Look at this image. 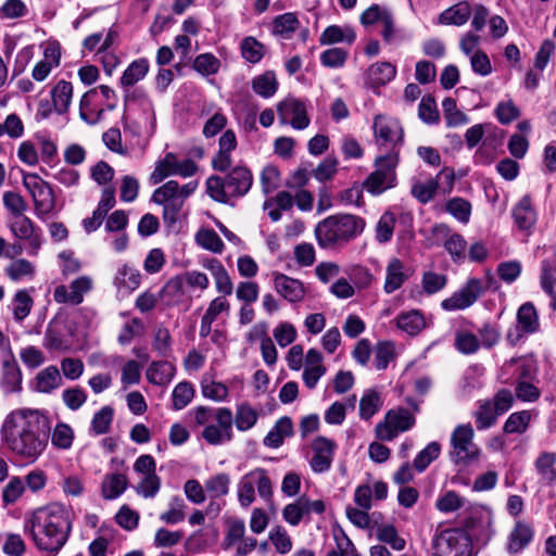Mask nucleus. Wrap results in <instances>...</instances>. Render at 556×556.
Masks as SVG:
<instances>
[{
	"instance_id": "ddd939ff",
	"label": "nucleus",
	"mask_w": 556,
	"mask_h": 556,
	"mask_svg": "<svg viewBox=\"0 0 556 556\" xmlns=\"http://www.w3.org/2000/svg\"><path fill=\"white\" fill-rule=\"evenodd\" d=\"M488 287L478 278H469L465 286L441 302L444 311H463L470 307L485 292Z\"/></svg>"
},
{
	"instance_id": "58836bf2",
	"label": "nucleus",
	"mask_w": 556,
	"mask_h": 556,
	"mask_svg": "<svg viewBox=\"0 0 556 556\" xmlns=\"http://www.w3.org/2000/svg\"><path fill=\"white\" fill-rule=\"evenodd\" d=\"M141 275L138 269L124 265L122 266L114 278V285L118 290H124L125 292H131L136 290L140 286Z\"/></svg>"
},
{
	"instance_id": "1a4fd4ad",
	"label": "nucleus",
	"mask_w": 556,
	"mask_h": 556,
	"mask_svg": "<svg viewBox=\"0 0 556 556\" xmlns=\"http://www.w3.org/2000/svg\"><path fill=\"white\" fill-rule=\"evenodd\" d=\"M431 556H471L469 536L459 529H445L434 534Z\"/></svg>"
},
{
	"instance_id": "6e6552de",
	"label": "nucleus",
	"mask_w": 556,
	"mask_h": 556,
	"mask_svg": "<svg viewBox=\"0 0 556 556\" xmlns=\"http://www.w3.org/2000/svg\"><path fill=\"white\" fill-rule=\"evenodd\" d=\"M475 431L470 424H462L455 427L451 434L450 457L455 465H467L480 455V448L473 442Z\"/></svg>"
},
{
	"instance_id": "a18cd8bd",
	"label": "nucleus",
	"mask_w": 556,
	"mask_h": 556,
	"mask_svg": "<svg viewBox=\"0 0 556 556\" xmlns=\"http://www.w3.org/2000/svg\"><path fill=\"white\" fill-rule=\"evenodd\" d=\"M258 419L257 412L248 403L238 405L236 415H232V424L235 422L239 431H248L256 424Z\"/></svg>"
},
{
	"instance_id": "412c9836",
	"label": "nucleus",
	"mask_w": 556,
	"mask_h": 556,
	"mask_svg": "<svg viewBox=\"0 0 556 556\" xmlns=\"http://www.w3.org/2000/svg\"><path fill=\"white\" fill-rule=\"evenodd\" d=\"M413 269L397 257L389 260L386 266V278L383 291L391 294L402 288V286L412 277Z\"/></svg>"
},
{
	"instance_id": "37998d69",
	"label": "nucleus",
	"mask_w": 556,
	"mask_h": 556,
	"mask_svg": "<svg viewBox=\"0 0 556 556\" xmlns=\"http://www.w3.org/2000/svg\"><path fill=\"white\" fill-rule=\"evenodd\" d=\"M149 71V63L144 59L131 62L121 77L123 87H130L143 79Z\"/></svg>"
},
{
	"instance_id": "2f4dec72",
	"label": "nucleus",
	"mask_w": 556,
	"mask_h": 556,
	"mask_svg": "<svg viewBox=\"0 0 556 556\" xmlns=\"http://www.w3.org/2000/svg\"><path fill=\"white\" fill-rule=\"evenodd\" d=\"M356 34L350 26H328L319 37V43L323 46L346 42L352 45L355 41Z\"/></svg>"
},
{
	"instance_id": "6e6d98bb",
	"label": "nucleus",
	"mask_w": 556,
	"mask_h": 556,
	"mask_svg": "<svg viewBox=\"0 0 556 556\" xmlns=\"http://www.w3.org/2000/svg\"><path fill=\"white\" fill-rule=\"evenodd\" d=\"M243 59L250 63H258L265 54V47L254 37H245L240 45Z\"/></svg>"
},
{
	"instance_id": "5701e85b",
	"label": "nucleus",
	"mask_w": 556,
	"mask_h": 556,
	"mask_svg": "<svg viewBox=\"0 0 556 556\" xmlns=\"http://www.w3.org/2000/svg\"><path fill=\"white\" fill-rule=\"evenodd\" d=\"M104 111V103L100 99L98 89H90L80 98L79 116L88 125H96L99 123Z\"/></svg>"
},
{
	"instance_id": "f257e3e1",
	"label": "nucleus",
	"mask_w": 556,
	"mask_h": 556,
	"mask_svg": "<svg viewBox=\"0 0 556 556\" xmlns=\"http://www.w3.org/2000/svg\"><path fill=\"white\" fill-rule=\"evenodd\" d=\"M50 430L49 419L40 410L20 408L5 417L0 433L15 457L34 464L48 446Z\"/></svg>"
},
{
	"instance_id": "5fc2aeb1",
	"label": "nucleus",
	"mask_w": 556,
	"mask_h": 556,
	"mask_svg": "<svg viewBox=\"0 0 556 556\" xmlns=\"http://www.w3.org/2000/svg\"><path fill=\"white\" fill-rule=\"evenodd\" d=\"M204 485L212 498L222 497L229 492L230 477L228 473H217L210 477Z\"/></svg>"
},
{
	"instance_id": "9b49d317",
	"label": "nucleus",
	"mask_w": 556,
	"mask_h": 556,
	"mask_svg": "<svg viewBox=\"0 0 556 556\" xmlns=\"http://www.w3.org/2000/svg\"><path fill=\"white\" fill-rule=\"evenodd\" d=\"M23 185L33 198L37 217L43 218L53 211L54 193L48 182L36 174H25Z\"/></svg>"
},
{
	"instance_id": "4468645a",
	"label": "nucleus",
	"mask_w": 556,
	"mask_h": 556,
	"mask_svg": "<svg viewBox=\"0 0 556 556\" xmlns=\"http://www.w3.org/2000/svg\"><path fill=\"white\" fill-rule=\"evenodd\" d=\"M9 227L14 238L27 244L28 254L36 256L43 241L40 227L26 215L11 218Z\"/></svg>"
},
{
	"instance_id": "dca6fc26",
	"label": "nucleus",
	"mask_w": 556,
	"mask_h": 556,
	"mask_svg": "<svg viewBox=\"0 0 556 556\" xmlns=\"http://www.w3.org/2000/svg\"><path fill=\"white\" fill-rule=\"evenodd\" d=\"M279 122L290 124L294 129L303 130L309 125L306 105L303 101L288 97L277 104Z\"/></svg>"
},
{
	"instance_id": "9d476101",
	"label": "nucleus",
	"mask_w": 556,
	"mask_h": 556,
	"mask_svg": "<svg viewBox=\"0 0 556 556\" xmlns=\"http://www.w3.org/2000/svg\"><path fill=\"white\" fill-rule=\"evenodd\" d=\"M399 164V155L392 151L376 159V169L366 178L364 188L371 194H380L392 188L396 181L395 168Z\"/></svg>"
},
{
	"instance_id": "f704fd0d",
	"label": "nucleus",
	"mask_w": 556,
	"mask_h": 556,
	"mask_svg": "<svg viewBox=\"0 0 556 556\" xmlns=\"http://www.w3.org/2000/svg\"><path fill=\"white\" fill-rule=\"evenodd\" d=\"M128 485V479L123 473H108L101 483V494L105 500L119 497Z\"/></svg>"
},
{
	"instance_id": "a19ab883",
	"label": "nucleus",
	"mask_w": 556,
	"mask_h": 556,
	"mask_svg": "<svg viewBox=\"0 0 556 556\" xmlns=\"http://www.w3.org/2000/svg\"><path fill=\"white\" fill-rule=\"evenodd\" d=\"M445 211L460 224H468L471 216V203L460 197H454L446 201Z\"/></svg>"
},
{
	"instance_id": "c03bdc74",
	"label": "nucleus",
	"mask_w": 556,
	"mask_h": 556,
	"mask_svg": "<svg viewBox=\"0 0 556 556\" xmlns=\"http://www.w3.org/2000/svg\"><path fill=\"white\" fill-rule=\"evenodd\" d=\"M278 88V81L274 72H265L262 75L256 76L252 80V89L253 91L263 97L270 98L273 97Z\"/></svg>"
},
{
	"instance_id": "423d86ee",
	"label": "nucleus",
	"mask_w": 556,
	"mask_h": 556,
	"mask_svg": "<svg viewBox=\"0 0 556 556\" xmlns=\"http://www.w3.org/2000/svg\"><path fill=\"white\" fill-rule=\"evenodd\" d=\"M253 177L243 166H237L225 177L211 176L206 180L207 194L217 202L228 203L231 199L244 195L251 188Z\"/></svg>"
},
{
	"instance_id": "a878e982",
	"label": "nucleus",
	"mask_w": 556,
	"mask_h": 556,
	"mask_svg": "<svg viewBox=\"0 0 556 556\" xmlns=\"http://www.w3.org/2000/svg\"><path fill=\"white\" fill-rule=\"evenodd\" d=\"M219 150L212 160L214 169L225 172L231 165V152L237 148V138L233 130H226L219 138Z\"/></svg>"
},
{
	"instance_id": "f3484780",
	"label": "nucleus",
	"mask_w": 556,
	"mask_h": 556,
	"mask_svg": "<svg viewBox=\"0 0 556 556\" xmlns=\"http://www.w3.org/2000/svg\"><path fill=\"white\" fill-rule=\"evenodd\" d=\"M374 135L379 146L394 149L403 141V128L400 122L389 115L379 114L374 118Z\"/></svg>"
},
{
	"instance_id": "72a5a7b5",
	"label": "nucleus",
	"mask_w": 556,
	"mask_h": 556,
	"mask_svg": "<svg viewBox=\"0 0 556 556\" xmlns=\"http://www.w3.org/2000/svg\"><path fill=\"white\" fill-rule=\"evenodd\" d=\"M175 366L167 361L153 362L147 369L149 382L156 386L168 384L175 376Z\"/></svg>"
},
{
	"instance_id": "b1692460",
	"label": "nucleus",
	"mask_w": 556,
	"mask_h": 556,
	"mask_svg": "<svg viewBox=\"0 0 556 556\" xmlns=\"http://www.w3.org/2000/svg\"><path fill=\"white\" fill-rule=\"evenodd\" d=\"M63 383L60 369L50 365L37 372L30 382V389L38 393L49 394L58 390Z\"/></svg>"
},
{
	"instance_id": "39448f33",
	"label": "nucleus",
	"mask_w": 556,
	"mask_h": 556,
	"mask_svg": "<svg viewBox=\"0 0 556 556\" xmlns=\"http://www.w3.org/2000/svg\"><path fill=\"white\" fill-rule=\"evenodd\" d=\"M197 426H204L202 438L211 445H220L232 440V412L228 407L193 409Z\"/></svg>"
},
{
	"instance_id": "0eeeda50",
	"label": "nucleus",
	"mask_w": 556,
	"mask_h": 556,
	"mask_svg": "<svg viewBox=\"0 0 556 556\" xmlns=\"http://www.w3.org/2000/svg\"><path fill=\"white\" fill-rule=\"evenodd\" d=\"M255 491L265 501L273 496V483L264 468H254L240 478L237 484L239 504L244 508L251 506L256 498Z\"/></svg>"
},
{
	"instance_id": "09e8293b",
	"label": "nucleus",
	"mask_w": 556,
	"mask_h": 556,
	"mask_svg": "<svg viewBox=\"0 0 556 556\" xmlns=\"http://www.w3.org/2000/svg\"><path fill=\"white\" fill-rule=\"evenodd\" d=\"M531 414L528 410L516 412L509 415L503 426V431L506 434H522L530 425Z\"/></svg>"
},
{
	"instance_id": "20e7f679",
	"label": "nucleus",
	"mask_w": 556,
	"mask_h": 556,
	"mask_svg": "<svg viewBox=\"0 0 556 556\" xmlns=\"http://www.w3.org/2000/svg\"><path fill=\"white\" fill-rule=\"evenodd\" d=\"M198 187L197 180L182 186L176 180H168L153 191L151 200L162 206V218L167 227L174 226L179 220L186 200L195 192Z\"/></svg>"
},
{
	"instance_id": "c756f323",
	"label": "nucleus",
	"mask_w": 556,
	"mask_h": 556,
	"mask_svg": "<svg viewBox=\"0 0 556 556\" xmlns=\"http://www.w3.org/2000/svg\"><path fill=\"white\" fill-rule=\"evenodd\" d=\"M472 13V8L469 2L460 1L448 9L444 10L439 15V24L441 25H465Z\"/></svg>"
},
{
	"instance_id": "a211bd4d",
	"label": "nucleus",
	"mask_w": 556,
	"mask_h": 556,
	"mask_svg": "<svg viewBox=\"0 0 556 556\" xmlns=\"http://www.w3.org/2000/svg\"><path fill=\"white\" fill-rule=\"evenodd\" d=\"M337 444L326 437H317L312 442L313 456L309 460L312 470L316 473H323L330 469Z\"/></svg>"
},
{
	"instance_id": "7c9ffc66",
	"label": "nucleus",
	"mask_w": 556,
	"mask_h": 556,
	"mask_svg": "<svg viewBox=\"0 0 556 556\" xmlns=\"http://www.w3.org/2000/svg\"><path fill=\"white\" fill-rule=\"evenodd\" d=\"M52 105L58 114L68 111L73 98V85L67 80H59L50 91Z\"/></svg>"
},
{
	"instance_id": "4c0bfd02",
	"label": "nucleus",
	"mask_w": 556,
	"mask_h": 556,
	"mask_svg": "<svg viewBox=\"0 0 556 556\" xmlns=\"http://www.w3.org/2000/svg\"><path fill=\"white\" fill-rule=\"evenodd\" d=\"M75 440L74 429L66 422L59 421L51 430V444L55 450L68 451Z\"/></svg>"
},
{
	"instance_id": "c9c22d12",
	"label": "nucleus",
	"mask_w": 556,
	"mask_h": 556,
	"mask_svg": "<svg viewBox=\"0 0 556 556\" xmlns=\"http://www.w3.org/2000/svg\"><path fill=\"white\" fill-rule=\"evenodd\" d=\"M513 216L520 229L528 230L535 224L536 213L529 195H525L514 207Z\"/></svg>"
},
{
	"instance_id": "bf43d9fd",
	"label": "nucleus",
	"mask_w": 556,
	"mask_h": 556,
	"mask_svg": "<svg viewBox=\"0 0 556 556\" xmlns=\"http://www.w3.org/2000/svg\"><path fill=\"white\" fill-rule=\"evenodd\" d=\"M307 516V507L303 502V496H300L293 503L288 504L282 510V517L290 526H298L302 519Z\"/></svg>"
},
{
	"instance_id": "de8ad7c7",
	"label": "nucleus",
	"mask_w": 556,
	"mask_h": 556,
	"mask_svg": "<svg viewBox=\"0 0 556 556\" xmlns=\"http://www.w3.org/2000/svg\"><path fill=\"white\" fill-rule=\"evenodd\" d=\"M144 111L147 116L144 122H129L128 118L125 119V127L130 128L135 135H147L152 136L155 129V115L153 111V105L151 101L144 102Z\"/></svg>"
},
{
	"instance_id": "c85d7f7f",
	"label": "nucleus",
	"mask_w": 556,
	"mask_h": 556,
	"mask_svg": "<svg viewBox=\"0 0 556 556\" xmlns=\"http://www.w3.org/2000/svg\"><path fill=\"white\" fill-rule=\"evenodd\" d=\"M22 371L15 362L5 361L1 368L0 388L5 394L17 393L22 391Z\"/></svg>"
},
{
	"instance_id": "49530a36",
	"label": "nucleus",
	"mask_w": 556,
	"mask_h": 556,
	"mask_svg": "<svg viewBox=\"0 0 556 556\" xmlns=\"http://www.w3.org/2000/svg\"><path fill=\"white\" fill-rule=\"evenodd\" d=\"M500 415L494 409L491 401H480L473 417L478 430L491 428Z\"/></svg>"
},
{
	"instance_id": "69168bd1",
	"label": "nucleus",
	"mask_w": 556,
	"mask_h": 556,
	"mask_svg": "<svg viewBox=\"0 0 556 556\" xmlns=\"http://www.w3.org/2000/svg\"><path fill=\"white\" fill-rule=\"evenodd\" d=\"M197 242L203 249L213 253H222L224 250V242L219 236L212 229H203L197 233Z\"/></svg>"
},
{
	"instance_id": "864d4df0",
	"label": "nucleus",
	"mask_w": 556,
	"mask_h": 556,
	"mask_svg": "<svg viewBox=\"0 0 556 556\" xmlns=\"http://www.w3.org/2000/svg\"><path fill=\"white\" fill-rule=\"evenodd\" d=\"M186 504L180 496H174L168 503V509L160 515V519L167 525H176L185 520Z\"/></svg>"
},
{
	"instance_id": "7ed1b4c3",
	"label": "nucleus",
	"mask_w": 556,
	"mask_h": 556,
	"mask_svg": "<svg viewBox=\"0 0 556 556\" xmlns=\"http://www.w3.org/2000/svg\"><path fill=\"white\" fill-rule=\"evenodd\" d=\"M363 218L351 214L332 215L318 223L315 235L323 249L341 247L361 235L364 230Z\"/></svg>"
},
{
	"instance_id": "4d7b16f0",
	"label": "nucleus",
	"mask_w": 556,
	"mask_h": 556,
	"mask_svg": "<svg viewBox=\"0 0 556 556\" xmlns=\"http://www.w3.org/2000/svg\"><path fill=\"white\" fill-rule=\"evenodd\" d=\"M185 285L182 276H175L165 283L160 294L168 303L178 302L185 295Z\"/></svg>"
},
{
	"instance_id": "774afa93",
	"label": "nucleus",
	"mask_w": 556,
	"mask_h": 556,
	"mask_svg": "<svg viewBox=\"0 0 556 556\" xmlns=\"http://www.w3.org/2000/svg\"><path fill=\"white\" fill-rule=\"evenodd\" d=\"M161 489V478L157 475L143 476L135 486L136 493L143 498H153Z\"/></svg>"
},
{
	"instance_id": "0e129e2a",
	"label": "nucleus",
	"mask_w": 556,
	"mask_h": 556,
	"mask_svg": "<svg viewBox=\"0 0 556 556\" xmlns=\"http://www.w3.org/2000/svg\"><path fill=\"white\" fill-rule=\"evenodd\" d=\"M377 539L380 542L389 544L395 551H402L405 547V540L399 536L397 531L392 525H383L377 529Z\"/></svg>"
},
{
	"instance_id": "79ce46f5",
	"label": "nucleus",
	"mask_w": 556,
	"mask_h": 556,
	"mask_svg": "<svg viewBox=\"0 0 556 556\" xmlns=\"http://www.w3.org/2000/svg\"><path fill=\"white\" fill-rule=\"evenodd\" d=\"M556 455L554 453L544 452L539 455L535 460V469L541 477V480L546 484H552L556 481Z\"/></svg>"
},
{
	"instance_id": "393cba45",
	"label": "nucleus",
	"mask_w": 556,
	"mask_h": 556,
	"mask_svg": "<svg viewBox=\"0 0 556 556\" xmlns=\"http://www.w3.org/2000/svg\"><path fill=\"white\" fill-rule=\"evenodd\" d=\"M201 264L202 267L208 270L213 276L218 293L225 296L232 294L233 283L220 261L214 257H206L202 260Z\"/></svg>"
},
{
	"instance_id": "2eb2a0df",
	"label": "nucleus",
	"mask_w": 556,
	"mask_h": 556,
	"mask_svg": "<svg viewBox=\"0 0 556 556\" xmlns=\"http://www.w3.org/2000/svg\"><path fill=\"white\" fill-rule=\"evenodd\" d=\"M92 288L93 280L90 276H79L72 280L68 286H56L53 291V299L59 304L79 305Z\"/></svg>"
},
{
	"instance_id": "e2e57ef3",
	"label": "nucleus",
	"mask_w": 556,
	"mask_h": 556,
	"mask_svg": "<svg viewBox=\"0 0 556 556\" xmlns=\"http://www.w3.org/2000/svg\"><path fill=\"white\" fill-rule=\"evenodd\" d=\"M440 452V444L438 442H430L414 459L415 469L422 472L434 459L439 457Z\"/></svg>"
},
{
	"instance_id": "3c124183",
	"label": "nucleus",
	"mask_w": 556,
	"mask_h": 556,
	"mask_svg": "<svg viewBox=\"0 0 556 556\" xmlns=\"http://www.w3.org/2000/svg\"><path fill=\"white\" fill-rule=\"evenodd\" d=\"M175 165V153L167 152L163 159L155 163L154 169L150 175V182L157 185L165 178L173 176Z\"/></svg>"
},
{
	"instance_id": "e433bc0d",
	"label": "nucleus",
	"mask_w": 556,
	"mask_h": 556,
	"mask_svg": "<svg viewBox=\"0 0 556 556\" xmlns=\"http://www.w3.org/2000/svg\"><path fill=\"white\" fill-rule=\"evenodd\" d=\"M396 327L409 336H416L426 326L425 318L419 311L401 313L395 318Z\"/></svg>"
},
{
	"instance_id": "aec40b11",
	"label": "nucleus",
	"mask_w": 556,
	"mask_h": 556,
	"mask_svg": "<svg viewBox=\"0 0 556 556\" xmlns=\"http://www.w3.org/2000/svg\"><path fill=\"white\" fill-rule=\"evenodd\" d=\"M274 289L287 302L298 304L304 301L308 288L300 279L278 273L274 275Z\"/></svg>"
},
{
	"instance_id": "cd10ccee",
	"label": "nucleus",
	"mask_w": 556,
	"mask_h": 556,
	"mask_svg": "<svg viewBox=\"0 0 556 556\" xmlns=\"http://www.w3.org/2000/svg\"><path fill=\"white\" fill-rule=\"evenodd\" d=\"M396 75V67L390 62H377L366 72L365 85L371 89H378L389 84Z\"/></svg>"
},
{
	"instance_id": "ea45409f",
	"label": "nucleus",
	"mask_w": 556,
	"mask_h": 556,
	"mask_svg": "<svg viewBox=\"0 0 556 556\" xmlns=\"http://www.w3.org/2000/svg\"><path fill=\"white\" fill-rule=\"evenodd\" d=\"M61 54L55 50L47 49L45 51V59L37 62L33 68L31 77L36 81H43L48 78L51 71L60 64Z\"/></svg>"
},
{
	"instance_id": "bb28decb",
	"label": "nucleus",
	"mask_w": 556,
	"mask_h": 556,
	"mask_svg": "<svg viewBox=\"0 0 556 556\" xmlns=\"http://www.w3.org/2000/svg\"><path fill=\"white\" fill-rule=\"evenodd\" d=\"M533 535L534 531L530 525L517 521L508 535L506 551L511 555L521 553L532 542Z\"/></svg>"
},
{
	"instance_id": "f03ea898",
	"label": "nucleus",
	"mask_w": 556,
	"mask_h": 556,
	"mask_svg": "<svg viewBox=\"0 0 556 556\" xmlns=\"http://www.w3.org/2000/svg\"><path fill=\"white\" fill-rule=\"evenodd\" d=\"M24 529L39 549L56 554L72 530L70 513L61 504L38 508L25 520Z\"/></svg>"
},
{
	"instance_id": "603ef678",
	"label": "nucleus",
	"mask_w": 556,
	"mask_h": 556,
	"mask_svg": "<svg viewBox=\"0 0 556 556\" xmlns=\"http://www.w3.org/2000/svg\"><path fill=\"white\" fill-rule=\"evenodd\" d=\"M380 394L374 390H367L359 401V416L362 419H370L381 407Z\"/></svg>"
},
{
	"instance_id": "13d9d810",
	"label": "nucleus",
	"mask_w": 556,
	"mask_h": 556,
	"mask_svg": "<svg viewBox=\"0 0 556 556\" xmlns=\"http://www.w3.org/2000/svg\"><path fill=\"white\" fill-rule=\"evenodd\" d=\"M464 504V497L455 491H447L437 498L435 508L441 513L448 514L458 510Z\"/></svg>"
},
{
	"instance_id": "8fccbe9b",
	"label": "nucleus",
	"mask_w": 556,
	"mask_h": 556,
	"mask_svg": "<svg viewBox=\"0 0 556 556\" xmlns=\"http://www.w3.org/2000/svg\"><path fill=\"white\" fill-rule=\"evenodd\" d=\"M4 273L12 281H20L25 278H33L35 267L29 261L17 258L5 267Z\"/></svg>"
},
{
	"instance_id": "680f3d73",
	"label": "nucleus",
	"mask_w": 556,
	"mask_h": 556,
	"mask_svg": "<svg viewBox=\"0 0 556 556\" xmlns=\"http://www.w3.org/2000/svg\"><path fill=\"white\" fill-rule=\"evenodd\" d=\"M194 389L189 382H179L173 390V407L176 410L185 408L193 399Z\"/></svg>"
},
{
	"instance_id": "473e14b6",
	"label": "nucleus",
	"mask_w": 556,
	"mask_h": 556,
	"mask_svg": "<svg viewBox=\"0 0 556 556\" xmlns=\"http://www.w3.org/2000/svg\"><path fill=\"white\" fill-rule=\"evenodd\" d=\"M292 433V420L289 417H281L264 438L263 443L267 447L277 448L282 445L285 439L291 437Z\"/></svg>"
},
{
	"instance_id": "338daca9",
	"label": "nucleus",
	"mask_w": 556,
	"mask_h": 556,
	"mask_svg": "<svg viewBox=\"0 0 556 556\" xmlns=\"http://www.w3.org/2000/svg\"><path fill=\"white\" fill-rule=\"evenodd\" d=\"M3 205L10 212L12 218L25 215L28 207L24 198L14 191H7L3 193Z\"/></svg>"
},
{
	"instance_id": "f8f14e48",
	"label": "nucleus",
	"mask_w": 556,
	"mask_h": 556,
	"mask_svg": "<svg viewBox=\"0 0 556 556\" xmlns=\"http://www.w3.org/2000/svg\"><path fill=\"white\" fill-rule=\"evenodd\" d=\"M415 417L405 408L389 410L384 419L375 427L376 437L381 441H392L400 432L409 430Z\"/></svg>"
},
{
	"instance_id": "4be33fe9",
	"label": "nucleus",
	"mask_w": 556,
	"mask_h": 556,
	"mask_svg": "<svg viewBox=\"0 0 556 556\" xmlns=\"http://www.w3.org/2000/svg\"><path fill=\"white\" fill-rule=\"evenodd\" d=\"M539 327L540 323L536 309L531 303H525L517 312L516 334L513 331H509L507 333V340L511 343H516L522 334L534 333L539 330Z\"/></svg>"
},
{
	"instance_id": "052dcab7",
	"label": "nucleus",
	"mask_w": 556,
	"mask_h": 556,
	"mask_svg": "<svg viewBox=\"0 0 556 556\" xmlns=\"http://www.w3.org/2000/svg\"><path fill=\"white\" fill-rule=\"evenodd\" d=\"M300 22L294 13H285L274 21V33L289 38L299 28Z\"/></svg>"
},
{
	"instance_id": "6ab92c4d",
	"label": "nucleus",
	"mask_w": 556,
	"mask_h": 556,
	"mask_svg": "<svg viewBox=\"0 0 556 556\" xmlns=\"http://www.w3.org/2000/svg\"><path fill=\"white\" fill-rule=\"evenodd\" d=\"M444 177L447 181V189L444 190L445 193L452 191L454 186V170L451 168H443L435 178H430L427 181H416L412 186V194L416 198L420 203L426 204L430 202L437 194L439 189V179Z\"/></svg>"
}]
</instances>
